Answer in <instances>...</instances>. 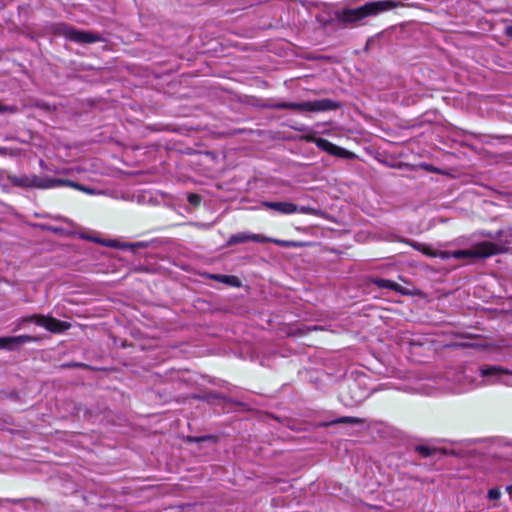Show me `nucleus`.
Listing matches in <instances>:
<instances>
[{
  "mask_svg": "<svg viewBox=\"0 0 512 512\" xmlns=\"http://www.w3.org/2000/svg\"><path fill=\"white\" fill-rule=\"evenodd\" d=\"M400 5V2L393 0L371 1L359 7L344 8L338 11L336 19L339 24L344 26H361L365 24L366 18L377 16Z\"/></svg>",
  "mask_w": 512,
  "mask_h": 512,
  "instance_id": "nucleus-1",
  "label": "nucleus"
},
{
  "mask_svg": "<svg viewBox=\"0 0 512 512\" xmlns=\"http://www.w3.org/2000/svg\"><path fill=\"white\" fill-rule=\"evenodd\" d=\"M266 107L272 109L294 110L298 112H324L336 110L340 104L330 99H317L313 101L288 102V101H270Z\"/></svg>",
  "mask_w": 512,
  "mask_h": 512,
  "instance_id": "nucleus-2",
  "label": "nucleus"
},
{
  "mask_svg": "<svg viewBox=\"0 0 512 512\" xmlns=\"http://www.w3.org/2000/svg\"><path fill=\"white\" fill-rule=\"evenodd\" d=\"M506 250L505 246L496 242L482 241L475 243L469 249H462L449 252L450 258L462 259H483L494 255L502 254Z\"/></svg>",
  "mask_w": 512,
  "mask_h": 512,
  "instance_id": "nucleus-3",
  "label": "nucleus"
},
{
  "mask_svg": "<svg viewBox=\"0 0 512 512\" xmlns=\"http://www.w3.org/2000/svg\"><path fill=\"white\" fill-rule=\"evenodd\" d=\"M471 373L472 369L470 368L449 369L444 374L448 383L443 385V388L454 393H461L470 389L474 385Z\"/></svg>",
  "mask_w": 512,
  "mask_h": 512,
  "instance_id": "nucleus-4",
  "label": "nucleus"
},
{
  "mask_svg": "<svg viewBox=\"0 0 512 512\" xmlns=\"http://www.w3.org/2000/svg\"><path fill=\"white\" fill-rule=\"evenodd\" d=\"M479 375L483 378V384H503L512 387V368L505 369L498 365H483L479 368Z\"/></svg>",
  "mask_w": 512,
  "mask_h": 512,
  "instance_id": "nucleus-5",
  "label": "nucleus"
},
{
  "mask_svg": "<svg viewBox=\"0 0 512 512\" xmlns=\"http://www.w3.org/2000/svg\"><path fill=\"white\" fill-rule=\"evenodd\" d=\"M59 33L65 39L80 44L95 43L101 40L99 34L80 30L69 25H61Z\"/></svg>",
  "mask_w": 512,
  "mask_h": 512,
  "instance_id": "nucleus-6",
  "label": "nucleus"
},
{
  "mask_svg": "<svg viewBox=\"0 0 512 512\" xmlns=\"http://www.w3.org/2000/svg\"><path fill=\"white\" fill-rule=\"evenodd\" d=\"M249 241L256 242V243L272 242V243H275L280 246H287V242H285V241L274 240V239H271L264 235L253 234V233H248V232H242V233H237V234L231 235L227 241V245L231 246V245L245 243V242H249Z\"/></svg>",
  "mask_w": 512,
  "mask_h": 512,
  "instance_id": "nucleus-7",
  "label": "nucleus"
},
{
  "mask_svg": "<svg viewBox=\"0 0 512 512\" xmlns=\"http://www.w3.org/2000/svg\"><path fill=\"white\" fill-rule=\"evenodd\" d=\"M262 206L266 209L272 210L278 214L291 215L295 213H307L308 208L299 207L294 203L288 201H264Z\"/></svg>",
  "mask_w": 512,
  "mask_h": 512,
  "instance_id": "nucleus-8",
  "label": "nucleus"
},
{
  "mask_svg": "<svg viewBox=\"0 0 512 512\" xmlns=\"http://www.w3.org/2000/svg\"><path fill=\"white\" fill-rule=\"evenodd\" d=\"M34 325L45 328L53 333H60L69 329L70 324L51 317H45L34 314Z\"/></svg>",
  "mask_w": 512,
  "mask_h": 512,
  "instance_id": "nucleus-9",
  "label": "nucleus"
},
{
  "mask_svg": "<svg viewBox=\"0 0 512 512\" xmlns=\"http://www.w3.org/2000/svg\"><path fill=\"white\" fill-rule=\"evenodd\" d=\"M309 142L314 143L320 150L327 152L330 155L338 156V157H347L349 152L344 148H341L327 139L317 138L314 136H310L306 138Z\"/></svg>",
  "mask_w": 512,
  "mask_h": 512,
  "instance_id": "nucleus-10",
  "label": "nucleus"
},
{
  "mask_svg": "<svg viewBox=\"0 0 512 512\" xmlns=\"http://www.w3.org/2000/svg\"><path fill=\"white\" fill-rule=\"evenodd\" d=\"M31 340L32 337L28 335L0 337V350L13 351L20 345L29 343Z\"/></svg>",
  "mask_w": 512,
  "mask_h": 512,
  "instance_id": "nucleus-11",
  "label": "nucleus"
},
{
  "mask_svg": "<svg viewBox=\"0 0 512 512\" xmlns=\"http://www.w3.org/2000/svg\"><path fill=\"white\" fill-rule=\"evenodd\" d=\"M372 282L380 289L393 290L402 295L409 294L408 291L404 287H402L401 285H399L398 283H396L392 280H388V279H384V278H375L372 280Z\"/></svg>",
  "mask_w": 512,
  "mask_h": 512,
  "instance_id": "nucleus-12",
  "label": "nucleus"
},
{
  "mask_svg": "<svg viewBox=\"0 0 512 512\" xmlns=\"http://www.w3.org/2000/svg\"><path fill=\"white\" fill-rule=\"evenodd\" d=\"M413 247L416 250H418V251L422 252L423 254L430 256V257H434V258L439 257L441 259L450 258L448 251H437L434 248H432L431 246H428V245H425L422 243H416L413 245Z\"/></svg>",
  "mask_w": 512,
  "mask_h": 512,
  "instance_id": "nucleus-13",
  "label": "nucleus"
},
{
  "mask_svg": "<svg viewBox=\"0 0 512 512\" xmlns=\"http://www.w3.org/2000/svg\"><path fill=\"white\" fill-rule=\"evenodd\" d=\"M210 278L231 287H239L241 285L239 278L233 275L212 274Z\"/></svg>",
  "mask_w": 512,
  "mask_h": 512,
  "instance_id": "nucleus-14",
  "label": "nucleus"
},
{
  "mask_svg": "<svg viewBox=\"0 0 512 512\" xmlns=\"http://www.w3.org/2000/svg\"><path fill=\"white\" fill-rule=\"evenodd\" d=\"M364 422L363 419L357 417L344 416L339 417L331 422L324 424V426L334 425V424H362Z\"/></svg>",
  "mask_w": 512,
  "mask_h": 512,
  "instance_id": "nucleus-15",
  "label": "nucleus"
},
{
  "mask_svg": "<svg viewBox=\"0 0 512 512\" xmlns=\"http://www.w3.org/2000/svg\"><path fill=\"white\" fill-rule=\"evenodd\" d=\"M63 181L61 180H48V181H43L42 179H37L35 176H34V181H33V184H34V187H40V188H50V187H55L57 185H60L62 184Z\"/></svg>",
  "mask_w": 512,
  "mask_h": 512,
  "instance_id": "nucleus-16",
  "label": "nucleus"
},
{
  "mask_svg": "<svg viewBox=\"0 0 512 512\" xmlns=\"http://www.w3.org/2000/svg\"><path fill=\"white\" fill-rule=\"evenodd\" d=\"M416 451L423 457H429L433 454L435 449L426 445H418L416 446Z\"/></svg>",
  "mask_w": 512,
  "mask_h": 512,
  "instance_id": "nucleus-17",
  "label": "nucleus"
},
{
  "mask_svg": "<svg viewBox=\"0 0 512 512\" xmlns=\"http://www.w3.org/2000/svg\"><path fill=\"white\" fill-rule=\"evenodd\" d=\"M501 497V491L499 488H491L488 490L487 498L489 500H498Z\"/></svg>",
  "mask_w": 512,
  "mask_h": 512,
  "instance_id": "nucleus-18",
  "label": "nucleus"
},
{
  "mask_svg": "<svg viewBox=\"0 0 512 512\" xmlns=\"http://www.w3.org/2000/svg\"><path fill=\"white\" fill-rule=\"evenodd\" d=\"M70 185L75 187L78 190H81V191L87 193V194H96V191L93 188L85 187V186H83L81 184L72 183V182L70 183Z\"/></svg>",
  "mask_w": 512,
  "mask_h": 512,
  "instance_id": "nucleus-19",
  "label": "nucleus"
},
{
  "mask_svg": "<svg viewBox=\"0 0 512 512\" xmlns=\"http://www.w3.org/2000/svg\"><path fill=\"white\" fill-rule=\"evenodd\" d=\"M35 228L48 229V230L53 231L54 233H59V234L64 232V230L62 228H59L57 226H44L42 224L34 223V229Z\"/></svg>",
  "mask_w": 512,
  "mask_h": 512,
  "instance_id": "nucleus-20",
  "label": "nucleus"
},
{
  "mask_svg": "<svg viewBox=\"0 0 512 512\" xmlns=\"http://www.w3.org/2000/svg\"><path fill=\"white\" fill-rule=\"evenodd\" d=\"M188 202L193 206H197L201 202V196L198 194L191 193L188 195Z\"/></svg>",
  "mask_w": 512,
  "mask_h": 512,
  "instance_id": "nucleus-21",
  "label": "nucleus"
},
{
  "mask_svg": "<svg viewBox=\"0 0 512 512\" xmlns=\"http://www.w3.org/2000/svg\"><path fill=\"white\" fill-rule=\"evenodd\" d=\"M81 238H83V239H87V240H90V241H93V242H98V243H101V244H103V245H105V246H111V244H110V243L102 242V241H100L98 238L90 237V236H88V235H86V234H82V235H81Z\"/></svg>",
  "mask_w": 512,
  "mask_h": 512,
  "instance_id": "nucleus-22",
  "label": "nucleus"
},
{
  "mask_svg": "<svg viewBox=\"0 0 512 512\" xmlns=\"http://www.w3.org/2000/svg\"><path fill=\"white\" fill-rule=\"evenodd\" d=\"M502 232L498 231L495 235L492 233H483V236L489 237V238H499L501 236Z\"/></svg>",
  "mask_w": 512,
  "mask_h": 512,
  "instance_id": "nucleus-23",
  "label": "nucleus"
},
{
  "mask_svg": "<svg viewBox=\"0 0 512 512\" xmlns=\"http://www.w3.org/2000/svg\"><path fill=\"white\" fill-rule=\"evenodd\" d=\"M362 399H363V397L353 398V399L351 400V402H346L345 404H346V405L359 404V403H361Z\"/></svg>",
  "mask_w": 512,
  "mask_h": 512,
  "instance_id": "nucleus-24",
  "label": "nucleus"
},
{
  "mask_svg": "<svg viewBox=\"0 0 512 512\" xmlns=\"http://www.w3.org/2000/svg\"><path fill=\"white\" fill-rule=\"evenodd\" d=\"M506 34L512 37V25L506 27Z\"/></svg>",
  "mask_w": 512,
  "mask_h": 512,
  "instance_id": "nucleus-25",
  "label": "nucleus"
},
{
  "mask_svg": "<svg viewBox=\"0 0 512 512\" xmlns=\"http://www.w3.org/2000/svg\"><path fill=\"white\" fill-rule=\"evenodd\" d=\"M506 491L510 494H512V485H509L506 487Z\"/></svg>",
  "mask_w": 512,
  "mask_h": 512,
  "instance_id": "nucleus-26",
  "label": "nucleus"
},
{
  "mask_svg": "<svg viewBox=\"0 0 512 512\" xmlns=\"http://www.w3.org/2000/svg\"><path fill=\"white\" fill-rule=\"evenodd\" d=\"M6 150H7L6 148H0V153H1V154H5V153H6Z\"/></svg>",
  "mask_w": 512,
  "mask_h": 512,
  "instance_id": "nucleus-27",
  "label": "nucleus"
},
{
  "mask_svg": "<svg viewBox=\"0 0 512 512\" xmlns=\"http://www.w3.org/2000/svg\"><path fill=\"white\" fill-rule=\"evenodd\" d=\"M498 244H500V242H499ZM501 245L505 246V248H506V249H508V248H507V245H509V242H506V244L501 243ZM506 251H507V250H505L504 252H506Z\"/></svg>",
  "mask_w": 512,
  "mask_h": 512,
  "instance_id": "nucleus-28",
  "label": "nucleus"
}]
</instances>
